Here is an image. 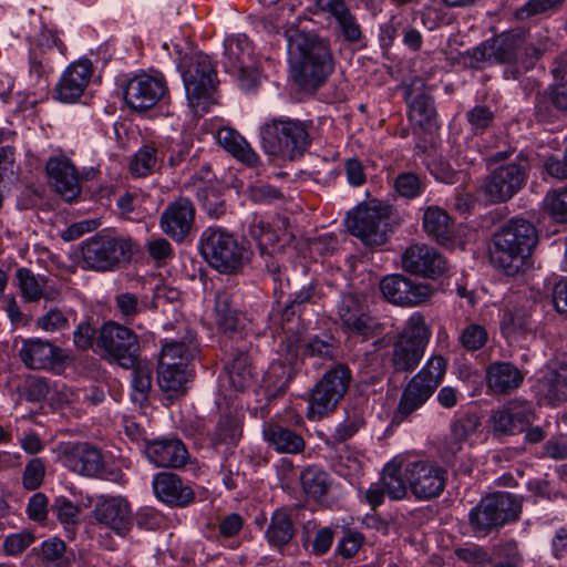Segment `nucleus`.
Here are the masks:
<instances>
[{"label":"nucleus","instance_id":"obj_39","mask_svg":"<svg viewBox=\"0 0 567 567\" xmlns=\"http://www.w3.org/2000/svg\"><path fill=\"white\" fill-rule=\"evenodd\" d=\"M423 229L439 244L449 243L453 235V225L450 216L437 206H429L424 210Z\"/></svg>","mask_w":567,"mask_h":567},{"label":"nucleus","instance_id":"obj_12","mask_svg":"<svg viewBox=\"0 0 567 567\" xmlns=\"http://www.w3.org/2000/svg\"><path fill=\"white\" fill-rule=\"evenodd\" d=\"M96 347L106 361L124 369L135 364L140 343L135 332L114 321L104 323L96 338Z\"/></svg>","mask_w":567,"mask_h":567},{"label":"nucleus","instance_id":"obj_42","mask_svg":"<svg viewBox=\"0 0 567 567\" xmlns=\"http://www.w3.org/2000/svg\"><path fill=\"white\" fill-rule=\"evenodd\" d=\"M130 369L133 370L131 399L134 403L143 405L148 400L152 389V368L148 363H143L137 358L135 364Z\"/></svg>","mask_w":567,"mask_h":567},{"label":"nucleus","instance_id":"obj_35","mask_svg":"<svg viewBox=\"0 0 567 567\" xmlns=\"http://www.w3.org/2000/svg\"><path fill=\"white\" fill-rule=\"evenodd\" d=\"M262 436L279 453L298 454L303 452L306 446L300 435L277 423L266 424Z\"/></svg>","mask_w":567,"mask_h":567},{"label":"nucleus","instance_id":"obj_32","mask_svg":"<svg viewBox=\"0 0 567 567\" xmlns=\"http://www.w3.org/2000/svg\"><path fill=\"white\" fill-rule=\"evenodd\" d=\"M184 334L174 340L165 341L162 346L158 362H164L165 357L169 358L171 363L182 362V365L187 363L199 354V343L196 338V333L190 330L186 324L182 326Z\"/></svg>","mask_w":567,"mask_h":567},{"label":"nucleus","instance_id":"obj_6","mask_svg":"<svg viewBox=\"0 0 567 567\" xmlns=\"http://www.w3.org/2000/svg\"><path fill=\"white\" fill-rule=\"evenodd\" d=\"M446 360L441 354H432L403 388L394 413L396 422H403L421 409L434 394L446 372Z\"/></svg>","mask_w":567,"mask_h":567},{"label":"nucleus","instance_id":"obj_44","mask_svg":"<svg viewBox=\"0 0 567 567\" xmlns=\"http://www.w3.org/2000/svg\"><path fill=\"white\" fill-rule=\"evenodd\" d=\"M216 323L218 329L233 337L238 331L239 319L236 310L230 306L229 296L225 292H217L215 298Z\"/></svg>","mask_w":567,"mask_h":567},{"label":"nucleus","instance_id":"obj_45","mask_svg":"<svg viewBox=\"0 0 567 567\" xmlns=\"http://www.w3.org/2000/svg\"><path fill=\"white\" fill-rule=\"evenodd\" d=\"M405 481L406 480L402 477L400 464L391 462L384 466L380 483L390 499L400 501L408 494Z\"/></svg>","mask_w":567,"mask_h":567},{"label":"nucleus","instance_id":"obj_56","mask_svg":"<svg viewBox=\"0 0 567 567\" xmlns=\"http://www.w3.org/2000/svg\"><path fill=\"white\" fill-rule=\"evenodd\" d=\"M336 350V340L331 334L313 337L305 346V351L307 354L317 355L323 359H332L334 357Z\"/></svg>","mask_w":567,"mask_h":567},{"label":"nucleus","instance_id":"obj_40","mask_svg":"<svg viewBox=\"0 0 567 567\" xmlns=\"http://www.w3.org/2000/svg\"><path fill=\"white\" fill-rule=\"evenodd\" d=\"M169 358L165 357L164 362L157 365V382L162 391L172 394H178L184 391V385L188 381L186 365L182 362L171 363Z\"/></svg>","mask_w":567,"mask_h":567},{"label":"nucleus","instance_id":"obj_24","mask_svg":"<svg viewBox=\"0 0 567 567\" xmlns=\"http://www.w3.org/2000/svg\"><path fill=\"white\" fill-rule=\"evenodd\" d=\"M493 429L501 434L523 432L534 420V410L529 402L514 400L492 413Z\"/></svg>","mask_w":567,"mask_h":567},{"label":"nucleus","instance_id":"obj_53","mask_svg":"<svg viewBox=\"0 0 567 567\" xmlns=\"http://www.w3.org/2000/svg\"><path fill=\"white\" fill-rule=\"evenodd\" d=\"M488 340V333L485 327L478 323L467 324L460 333V344L467 351L482 349Z\"/></svg>","mask_w":567,"mask_h":567},{"label":"nucleus","instance_id":"obj_33","mask_svg":"<svg viewBox=\"0 0 567 567\" xmlns=\"http://www.w3.org/2000/svg\"><path fill=\"white\" fill-rule=\"evenodd\" d=\"M165 147L161 143L150 142L142 145L132 156L128 169L135 177H146L159 171L164 163Z\"/></svg>","mask_w":567,"mask_h":567},{"label":"nucleus","instance_id":"obj_62","mask_svg":"<svg viewBox=\"0 0 567 567\" xmlns=\"http://www.w3.org/2000/svg\"><path fill=\"white\" fill-rule=\"evenodd\" d=\"M466 118L476 133L484 132L494 121V113L486 105H476L466 112Z\"/></svg>","mask_w":567,"mask_h":567},{"label":"nucleus","instance_id":"obj_51","mask_svg":"<svg viewBox=\"0 0 567 567\" xmlns=\"http://www.w3.org/2000/svg\"><path fill=\"white\" fill-rule=\"evenodd\" d=\"M492 567H520L523 558L519 554L517 543L507 540L494 547Z\"/></svg>","mask_w":567,"mask_h":567},{"label":"nucleus","instance_id":"obj_54","mask_svg":"<svg viewBox=\"0 0 567 567\" xmlns=\"http://www.w3.org/2000/svg\"><path fill=\"white\" fill-rule=\"evenodd\" d=\"M501 331L505 338L515 337L527 330V316L522 311L505 310L501 319Z\"/></svg>","mask_w":567,"mask_h":567},{"label":"nucleus","instance_id":"obj_20","mask_svg":"<svg viewBox=\"0 0 567 567\" xmlns=\"http://www.w3.org/2000/svg\"><path fill=\"white\" fill-rule=\"evenodd\" d=\"M311 296L310 287L302 288L293 300H289L286 303L284 311V318H287V322L282 324V334L279 338V346L277 352L280 355L279 365L286 371V365L296 364L299 357V349L301 342V330L299 323L295 320L289 319V315H293V306L302 303L309 300Z\"/></svg>","mask_w":567,"mask_h":567},{"label":"nucleus","instance_id":"obj_11","mask_svg":"<svg viewBox=\"0 0 567 567\" xmlns=\"http://www.w3.org/2000/svg\"><path fill=\"white\" fill-rule=\"evenodd\" d=\"M352 374L346 364H336L317 382L309 399L307 417L319 421L332 413L347 393Z\"/></svg>","mask_w":567,"mask_h":567},{"label":"nucleus","instance_id":"obj_10","mask_svg":"<svg viewBox=\"0 0 567 567\" xmlns=\"http://www.w3.org/2000/svg\"><path fill=\"white\" fill-rule=\"evenodd\" d=\"M391 207L377 202L359 204L347 215L349 233L370 247L383 245L390 231Z\"/></svg>","mask_w":567,"mask_h":567},{"label":"nucleus","instance_id":"obj_14","mask_svg":"<svg viewBox=\"0 0 567 567\" xmlns=\"http://www.w3.org/2000/svg\"><path fill=\"white\" fill-rule=\"evenodd\" d=\"M529 168L527 154L520 152L515 162L496 167L486 177L484 194L493 203L507 202L525 186Z\"/></svg>","mask_w":567,"mask_h":567},{"label":"nucleus","instance_id":"obj_7","mask_svg":"<svg viewBox=\"0 0 567 567\" xmlns=\"http://www.w3.org/2000/svg\"><path fill=\"white\" fill-rule=\"evenodd\" d=\"M261 145L267 154L293 161L310 144L306 125L289 117H274L260 128Z\"/></svg>","mask_w":567,"mask_h":567},{"label":"nucleus","instance_id":"obj_28","mask_svg":"<svg viewBox=\"0 0 567 567\" xmlns=\"http://www.w3.org/2000/svg\"><path fill=\"white\" fill-rule=\"evenodd\" d=\"M45 168L55 192L68 203L75 200L81 187L74 165L66 158H50Z\"/></svg>","mask_w":567,"mask_h":567},{"label":"nucleus","instance_id":"obj_38","mask_svg":"<svg viewBox=\"0 0 567 567\" xmlns=\"http://www.w3.org/2000/svg\"><path fill=\"white\" fill-rule=\"evenodd\" d=\"M217 141L236 159L248 166H256L259 162L258 154L248 142L235 130L223 127L217 133Z\"/></svg>","mask_w":567,"mask_h":567},{"label":"nucleus","instance_id":"obj_29","mask_svg":"<svg viewBox=\"0 0 567 567\" xmlns=\"http://www.w3.org/2000/svg\"><path fill=\"white\" fill-rule=\"evenodd\" d=\"M60 352L61 350L50 341L34 338L22 341L19 358L29 369H48L60 361Z\"/></svg>","mask_w":567,"mask_h":567},{"label":"nucleus","instance_id":"obj_52","mask_svg":"<svg viewBox=\"0 0 567 567\" xmlns=\"http://www.w3.org/2000/svg\"><path fill=\"white\" fill-rule=\"evenodd\" d=\"M489 39L482 42L473 50H467L460 54V63L466 68L481 70L487 63H494L491 53Z\"/></svg>","mask_w":567,"mask_h":567},{"label":"nucleus","instance_id":"obj_30","mask_svg":"<svg viewBox=\"0 0 567 567\" xmlns=\"http://www.w3.org/2000/svg\"><path fill=\"white\" fill-rule=\"evenodd\" d=\"M524 381L522 371L511 362L495 361L486 368V384L494 394H509Z\"/></svg>","mask_w":567,"mask_h":567},{"label":"nucleus","instance_id":"obj_26","mask_svg":"<svg viewBox=\"0 0 567 567\" xmlns=\"http://www.w3.org/2000/svg\"><path fill=\"white\" fill-rule=\"evenodd\" d=\"M152 487L158 501L173 507H185L195 497L193 488L172 472H159L154 475Z\"/></svg>","mask_w":567,"mask_h":567},{"label":"nucleus","instance_id":"obj_17","mask_svg":"<svg viewBox=\"0 0 567 567\" xmlns=\"http://www.w3.org/2000/svg\"><path fill=\"white\" fill-rule=\"evenodd\" d=\"M403 269L419 277L437 280L446 276L449 266L446 259L434 248L424 244L411 245L402 254Z\"/></svg>","mask_w":567,"mask_h":567},{"label":"nucleus","instance_id":"obj_13","mask_svg":"<svg viewBox=\"0 0 567 567\" xmlns=\"http://www.w3.org/2000/svg\"><path fill=\"white\" fill-rule=\"evenodd\" d=\"M133 243L128 238L96 235L82 247L83 262L89 269L112 270L131 259Z\"/></svg>","mask_w":567,"mask_h":567},{"label":"nucleus","instance_id":"obj_36","mask_svg":"<svg viewBox=\"0 0 567 567\" xmlns=\"http://www.w3.org/2000/svg\"><path fill=\"white\" fill-rule=\"evenodd\" d=\"M252 47L245 34L229 35L224 40V66L227 72L251 64Z\"/></svg>","mask_w":567,"mask_h":567},{"label":"nucleus","instance_id":"obj_59","mask_svg":"<svg viewBox=\"0 0 567 567\" xmlns=\"http://www.w3.org/2000/svg\"><path fill=\"white\" fill-rule=\"evenodd\" d=\"M35 540L33 533L22 530L8 535L2 544L3 550L8 556H18L22 554Z\"/></svg>","mask_w":567,"mask_h":567},{"label":"nucleus","instance_id":"obj_34","mask_svg":"<svg viewBox=\"0 0 567 567\" xmlns=\"http://www.w3.org/2000/svg\"><path fill=\"white\" fill-rule=\"evenodd\" d=\"M292 509L280 507L274 511L269 525L265 532L268 544L277 549L288 545L296 535L291 518Z\"/></svg>","mask_w":567,"mask_h":567},{"label":"nucleus","instance_id":"obj_4","mask_svg":"<svg viewBox=\"0 0 567 567\" xmlns=\"http://www.w3.org/2000/svg\"><path fill=\"white\" fill-rule=\"evenodd\" d=\"M432 336L431 327L422 313H413L398 333L390 357V365L395 373L414 371L422 358Z\"/></svg>","mask_w":567,"mask_h":567},{"label":"nucleus","instance_id":"obj_60","mask_svg":"<svg viewBox=\"0 0 567 567\" xmlns=\"http://www.w3.org/2000/svg\"><path fill=\"white\" fill-rule=\"evenodd\" d=\"M25 302H37L41 299L55 301L60 298V290L54 286H19Z\"/></svg>","mask_w":567,"mask_h":567},{"label":"nucleus","instance_id":"obj_22","mask_svg":"<svg viewBox=\"0 0 567 567\" xmlns=\"http://www.w3.org/2000/svg\"><path fill=\"white\" fill-rule=\"evenodd\" d=\"M195 223V208L190 199L178 197L171 202L161 214L162 231L174 241L184 243Z\"/></svg>","mask_w":567,"mask_h":567},{"label":"nucleus","instance_id":"obj_19","mask_svg":"<svg viewBox=\"0 0 567 567\" xmlns=\"http://www.w3.org/2000/svg\"><path fill=\"white\" fill-rule=\"evenodd\" d=\"M94 518L96 522L113 530L120 537H125L133 527V512L128 501L122 496H102L95 504Z\"/></svg>","mask_w":567,"mask_h":567},{"label":"nucleus","instance_id":"obj_2","mask_svg":"<svg viewBox=\"0 0 567 567\" xmlns=\"http://www.w3.org/2000/svg\"><path fill=\"white\" fill-rule=\"evenodd\" d=\"M288 43L296 82L305 90L322 85L334 69L329 41L313 32L296 31Z\"/></svg>","mask_w":567,"mask_h":567},{"label":"nucleus","instance_id":"obj_9","mask_svg":"<svg viewBox=\"0 0 567 567\" xmlns=\"http://www.w3.org/2000/svg\"><path fill=\"white\" fill-rule=\"evenodd\" d=\"M199 249L207 262L220 274L233 275L243 269L245 249L236 237L221 227L206 228Z\"/></svg>","mask_w":567,"mask_h":567},{"label":"nucleus","instance_id":"obj_21","mask_svg":"<svg viewBox=\"0 0 567 567\" xmlns=\"http://www.w3.org/2000/svg\"><path fill=\"white\" fill-rule=\"evenodd\" d=\"M61 461L71 472L86 477L100 476L105 465L101 450L89 442L68 444L61 453Z\"/></svg>","mask_w":567,"mask_h":567},{"label":"nucleus","instance_id":"obj_47","mask_svg":"<svg viewBox=\"0 0 567 567\" xmlns=\"http://www.w3.org/2000/svg\"><path fill=\"white\" fill-rule=\"evenodd\" d=\"M43 561L52 563L58 567H68L69 560L65 557L66 546L63 540L56 537L42 542L39 549H32Z\"/></svg>","mask_w":567,"mask_h":567},{"label":"nucleus","instance_id":"obj_37","mask_svg":"<svg viewBox=\"0 0 567 567\" xmlns=\"http://www.w3.org/2000/svg\"><path fill=\"white\" fill-rule=\"evenodd\" d=\"M379 289L385 300L403 307L419 306L433 293L431 286H379Z\"/></svg>","mask_w":567,"mask_h":567},{"label":"nucleus","instance_id":"obj_55","mask_svg":"<svg viewBox=\"0 0 567 567\" xmlns=\"http://www.w3.org/2000/svg\"><path fill=\"white\" fill-rule=\"evenodd\" d=\"M45 464L40 457L31 458L24 466L22 473V485L28 491L38 489L44 480Z\"/></svg>","mask_w":567,"mask_h":567},{"label":"nucleus","instance_id":"obj_48","mask_svg":"<svg viewBox=\"0 0 567 567\" xmlns=\"http://www.w3.org/2000/svg\"><path fill=\"white\" fill-rule=\"evenodd\" d=\"M197 199L202 209L213 219H218L225 215L227 206L219 192L213 187L198 189Z\"/></svg>","mask_w":567,"mask_h":567},{"label":"nucleus","instance_id":"obj_5","mask_svg":"<svg viewBox=\"0 0 567 567\" xmlns=\"http://www.w3.org/2000/svg\"><path fill=\"white\" fill-rule=\"evenodd\" d=\"M446 360L441 354H432L403 388L394 413L396 422H403L421 409L434 394L446 372Z\"/></svg>","mask_w":567,"mask_h":567},{"label":"nucleus","instance_id":"obj_23","mask_svg":"<svg viewBox=\"0 0 567 567\" xmlns=\"http://www.w3.org/2000/svg\"><path fill=\"white\" fill-rule=\"evenodd\" d=\"M523 43V34L518 31H506L489 39L493 62L508 64L504 71L506 79L516 80L530 66L518 64L517 59Z\"/></svg>","mask_w":567,"mask_h":567},{"label":"nucleus","instance_id":"obj_27","mask_svg":"<svg viewBox=\"0 0 567 567\" xmlns=\"http://www.w3.org/2000/svg\"><path fill=\"white\" fill-rule=\"evenodd\" d=\"M147 460L157 467L181 468L188 458L189 453L185 444L176 437L156 439L145 446Z\"/></svg>","mask_w":567,"mask_h":567},{"label":"nucleus","instance_id":"obj_63","mask_svg":"<svg viewBox=\"0 0 567 567\" xmlns=\"http://www.w3.org/2000/svg\"><path fill=\"white\" fill-rule=\"evenodd\" d=\"M336 28L346 42L358 43L362 39L361 25L352 12L340 20V22L336 24Z\"/></svg>","mask_w":567,"mask_h":567},{"label":"nucleus","instance_id":"obj_49","mask_svg":"<svg viewBox=\"0 0 567 567\" xmlns=\"http://www.w3.org/2000/svg\"><path fill=\"white\" fill-rule=\"evenodd\" d=\"M277 243L278 235L269 226L257 245L259 255L264 259L267 270L272 275L271 280L275 282L281 281L280 278L276 277V274L279 270V266L274 260V252L277 248Z\"/></svg>","mask_w":567,"mask_h":567},{"label":"nucleus","instance_id":"obj_31","mask_svg":"<svg viewBox=\"0 0 567 567\" xmlns=\"http://www.w3.org/2000/svg\"><path fill=\"white\" fill-rule=\"evenodd\" d=\"M536 392L544 404L556 405L567 401V364L547 371L538 380Z\"/></svg>","mask_w":567,"mask_h":567},{"label":"nucleus","instance_id":"obj_18","mask_svg":"<svg viewBox=\"0 0 567 567\" xmlns=\"http://www.w3.org/2000/svg\"><path fill=\"white\" fill-rule=\"evenodd\" d=\"M166 92V83L162 76L142 73L127 81L124 87V100L130 109L144 112L154 107Z\"/></svg>","mask_w":567,"mask_h":567},{"label":"nucleus","instance_id":"obj_1","mask_svg":"<svg viewBox=\"0 0 567 567\" xmlns=\"http://www.w3.org/2000/svg\"><path fill=\"white\" fill-rule=\"evenodd\" d=\"M537 243L538 231L532 221L512 218L493 236L491 261L506 276L517 277L526 271Z\"/></svg>","mask_w":567,"mask_h":567},{"label":"nucleus","instance_id":"obj_8","mask_svg":"<svg viewBox=\"0 0 567 567\" xmlns=\"http://www.w3.org/2000/svg\"><path fill=\"white\" fill-rule=\"evenodd\" d=\"M522 498L508 492L488 494L468 513V522L474 533L486 536L505 524L519 519Z\"/></svg>","mask_w":567,"mask_h":567},{"label":"nucleus","instance_id":"obj_57","mask_svg":"<svg viewBox=\"0 0 567 567\" xmlns=\"http://www.w3.org/2000/svg\"><path fill=\"white\" fill-rule=\"evenodd\" d=\"M455 555L462 561L474 567H485L493 563V554L491 555L485 548L477 545L457 548Z\"/></svg>","mask_w":567,"mask_h":567},{"label":"nucleus","instance_id":"obj_46","mask_svg":"<svg viewBox=\"0 0 567 567\" xmlns=\"http://www.w3.org/2000/svg\"><path fill=\"white\" fill-rule=\"evenodd\" d=\"M408 103L410 107V118L420 126L430 123L436 114L434 100L427 93L408 95Z\"/></svg>","mask_w":567,"mask_h":567},{"label":"nucleus","instance_id":"obj_3","mask_svg":"<svg viewBox=\"0 0 567 567\" xmlns=\"http://www.w3.org/2000/svg\"><path fill=\"white\" fill-rule=\"evenodd\" d=\"M178 66L189 107L195 114L207 112L214 103L213 94L218 84L217 71L210 56L194 52L185 55Z\"/></svg>","mask_w":567,"mask_h":567},{"label":"nucleus","instance_id":"obj_41","mask_svg":"<svg viewBox=\"0 0 567 567\" xmlns=\"http://www.w3.org/2000/svg\"><path fill=\"white\" fill-rule=\"evenodd\" d=\"M229 382L236 391H243L252 383L254 374L250 358L246 350L236 349L225 365Z\"/></svg>","mask_w":567,"mask_h":567},{"label":"nucleus","instance_id":"obj_64","mask_svg":"<svg viewBox=\"0 0 567 567\" xmlns=\"http://www.w3.org/2000/svg\"><path fill=\"white\" fill-rule=\"evenodd\" d=\"M395 190L403 197L414 198L420 195L422 184L413 173H402L394 181Z\"/></svg>","mask_w":567,"mask_h":567},{"label":"nucleus","instance_id":"obj_61","mask_svg":"<svg viewBox=\"0 0 567 567\" xmlns=\"http://www.w3.org/2000/svg\"><path fill=\"white\" fill-rule=\"evenodd\" d=\"M317 10L327 14L328 20L339 23L351 10L344 0H315Z\"/></svg>","mask_w":567,"mask_h":567},{"label":"nucleus","instance_id":"obj_43","mask_svg":"<svg viewBox=\"0 0 567 567\" xmlns=\"http://www.w3.org/2000/svg\"><path fill=\"white\" fill-rule=\"evenodd\" d=\"M300 482L303 492L313 499L326 496L331 485L328 473L313 465L301 472Z\"/></svg>","mask_w":567,"mask_h":567},{"label":"nucleus","instance_id":"obj_50","mask_svg":"<svg viewBox=\"0 0 567 567\" xmlns=\"http://www.w3.org/2000/svg\"><path fill=\"white\" fill-rule=\"evenodd\" d=\"M364 424L363 410L358 406H348L346 409L344 421L336 429L334 439L339 442L352 437Z\"/></svg>","mask_w":567,"mask_h":567},{"label":"nucleus","instance_id":"obj_25","mask_svg":"<svg viewBox=\"0 0 567 567\" xmlns=\"http://www.w3.org/2000/svg\"><path fill=\"white\" fill-rule=\"evenodd\" d=\"M92 73L93 65L87 59H81L71 63L62 73L56 84V99L64 103L78 101L87 86Z\"/></svg>","mask_w":567,"mask_h":567},{"label":"nucleus","instance_id":"obj_58","mask_svg":"<svg viewBox=\"0 0 567 567\" xmlns=\"http://www.w3.org/2000/svg\"><path fill=\"white\" fill-rule=\"evenodd\" d=\"M544 204L557 221H567V189L554 190L547 194Z\"/></svg>","mask_w":567,"mask_h":567},{"label":"nucleus","instance_id":"obj_15","mask_svg":"<svg viewBox=\"0 0 567 567\" xmlns=\"http://www.w3.org/2000/svg\"><path fill=\"white\" fill-rule=\"evenodd\" d=\"M447 476V471L433 461H411L404 467V477L419 501L439 497L445 488Z\"/></svg>","mask_w":567,"mask_h":567},{"label":"nucleus","instance_id":"obj_16","mask_svg":"<svg viewBox=\"0 0 567 567\" xmlns=\"http://www.w3.org/2000/svg\"><path fill=\"white\" fill-rule=\"evenodd\" d=\"M338 315L342 330L350 337H359L363 341L381 332V324L370 315L360 298L352 293L342 296L338 305Z\"/></svg>","mask_w":567,"mask_h":567}]
</instances>
